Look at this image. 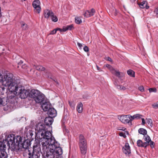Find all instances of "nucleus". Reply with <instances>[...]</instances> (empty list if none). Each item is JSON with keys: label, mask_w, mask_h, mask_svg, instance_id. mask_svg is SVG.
Listing matches in <instances>:
<instances>
[{"label": "nucleus", "mask_w": 158, "mask_h": 158, "mask_svg": "<svg viewBox=\"0 0 158 158\" xmlns=\"http://www.w3.org/2000/svg\"><path fill=\"white\" fill-rule=\"evenodd\" d=\"M135 0H130V1L132 2H134Z\"/></svg>", "instance_id": "obj_55"}, {"label": "nucleus", "mask_w": 158, "mask_h": 158, "mask_svg": "<svg viewBox=\"0 0 158 158\" xmlns=\"http://www.w3.org/2000/svg\"><path fill=\"white\" fill-rule=\"evenodd\" d=\"M23 63V61L21 60L18 63V64L19 65H21Z\"/></svg>", "instance_id": "obj_53"}, {"label": "nucleus", "mask_w": 158, "mask_h": 158, "mask_svg": "<svg viewBox=\"0 0 158 158\" xmlns=\"http://www.w3.org/2000/svg\"><path fill=\"white\" fill-rule=\"evenodd\" d=\"M36 69L39 71H44L45 69L44 67L41 65H38L35 67Z\"/></svg>", "instance_id": "obj_34"}, {"label": "nucleus", "mask_w": 158, "mask_h": 158, "mask_svg": "<svg viewBox=\"0 0 158 158\" xmlns=\"http://www.w3.org/2000/svg\"><path fill=\"white\" fill-rule=\"evenodd\" d=\"M83 98L85 99V98H86L84 96H83Z\"/></svg>", "instance_id": "obj_57"}, {"label": "nucleus", "mask_w": 158, "mask_h": 158, "mask_svg": "<svg viewBox=\"0 0 158 158\" xmlns=\"http://www.w3.org/2000/svg\"><path fill=\"white\" fill-rule=\"evenodd\" d=\"M118 119L123 123L129 124L128 115H122L118 116Z\"/></svg>", "instance_id": "obj_14"}, {"label": "nucleus", "mask_w": 158, "mask_h": 158, "mask_svg": "<svg viewBox=\"0 0 158 158\" xmlns=\"http://www.w3.org/2000/svg\"><path fill=\"white\" fill-rule=\"evenodd\" d=\"M117 88L120 90H125L126 89V88L125 87L120 85H119Z\"/></svg>", "instance_id": "obj_41"}, {"label": "nucleus", "mask_w": 158, "mask_h": 158, "mask_svg": "<svg viewBox=\"0 0 158 158\" xmlns=\"http://www.w3.org/2000/svg\"><path fill=\"white\" fill-rule=\"evenodd\" d=\"M142 124L144 125L145 124V119L144 118H142Z\"/></svg>", "instance_id": "obj_49"}, {"label": "nucleus", "mask_w": 158, "mask_h": 158, "mask_svg": "<svg viewBox=\"0 0 158 158\" xmlns=\"http://www.w3.org/2000/svg\"><path fill=\"white\" fill-rule=\"evenodd\" d=\"M83 49L85 52H88L89 51V48L86 46H84Z\"/></svg>", "instance_id": "obj_43"}, {"label": "nucleus", "mask_w": 158, "mask_h": 158, "mask_svg": "<svg viewBox=\"0 0 158 158\" xmlns=\"http://www.w3.org/2000/svg\"><path fill=\"white\" fill-rule=\"evenodd\" d=\"M40 5V2L39 0H35L32 3L34 11L38 14L40 12L41 9Z\"/></svg>", "instance_id": "obj_12"}, {"label": "nucleus", "mask_w": 158, "mask_h": 158, "mask_svg": "<svg viewBox=\"0 0 158 158\" xmlns=\"http://www.w3.org/2000/svg\"><path fill=\"white\" fill-rule=\"evenodd\" d=\"M95 13V10L93 8H92L90 10L86 11L84 15L85 17L87 18L93 16Z\"/></svg>", "instance_id": "obj_15"}, {"label": "nucleus", "mask_w": 158, "mask_h": 158, "mask_svg": "<svg viewBox=\"0 0 158 158\" xmlns=\"http://www.w3.org/2000/svg\"><path fill=\"white\" fill-rule=\"evenodd\" d=\"M114 85L117 86V87L118 86V81L117 80L115 81L114 83Z\"/></svg>", "instance_id": "obj_47"}, {"label": "nucleus", "mask_w": 158, "mask_h": 158, "mask_svg": "<svg viewBox=\"0 0 158 158\" xmlns=\"http://www.w3.org/2000/svg\"><path fill=\"white\" fill-rule=\"evenodd\" d=\"M81 17H76L75 18V22L77 24H80L82 22Z\"/></svg>", "instance_id": "obj_28"}, {"label": "nucleus", "mask_w": 158, "mask_h": 158, "mask_svg": "<svg viewBox=\"0 0 158 158\" xmlns=\"http://www.w3.org/2000/svg\"><path fill=\"white\" fill-rule=\"evenodd\" d=\"M10 94L8 95V105L7 107H4L3 109L4 110H7L17 104V101L18 99L16 96V93H15L13 92H10Z\"/></svg>", "instance_id": "obj_7"}, {"label": "nucleus", "mask_w": 158, "mask_h": 158, "mask_svg": "<svg viewBox=\"0 0 158 158\" xmlns=\"http://www.w3.org/2000/svg\"><path fill=\"white\" fill-rule=\"evenodd\" d=\"M51 19L52 21L56 22L57 21L58 19L56 16L54 15V14L53 13V15L51 16Z\"/></svg>", "instance_id": "obj_32"}, {"label": "nucleus", "mask_w": 158, "mask_h": 158, "mask_svg": "<svg viewBox=\"0 0 158 158\" xmlns=\"http://www.w3.org/2000/svg\"><path fill=\"white\" fill-rule=\"evenodd\" d=\"M57 31H60L61 32H65L64 31V27H63L62 29H61L60 28H56Z\"/></svg>", "instance_id": "obj_39"}, {"label": "nucleus", "mask_w": 158, "mask_h": 158, "mask_svg": "<svg viewBox=\"0 0 158 158\" xmlns=\"http://www.w3.org/2000/svg\"><path fill=\"white\" fill-rule=\"evenodd\" d=\"M57 31V30L56 29H55L51 31L50 34V35H54L56 34Z\"/></svg>", "instance_id": "obj_40"}, {"label": "nucleus", "mask_w": 158, "mask_h": 158, "mask_svg": "<svg viewBox=\"0 0 158 158\" xmlns=\"http://www.w3.org/2000/svg\"><path fill=\"white\" fill-rule=\"evenodd\" d=\"M154 13L156 14L158 17V7L155 9L154 11Z\"/></svg>", "instance_id": "obj_45"}, {"label": "nucleus", "mask_w": 158, "mask_h": 158, "mask_svg": "<svg viewBox=\"0 0 158 158\" xmlns=\"http://www.w3.org/2000/svg\"><path fill=\"white\" fill-rule=\"evenodd\" d=\"M106 67L108 68L110 70L111 73L116 77L120 78L123 76V73L119 72L118 70H116L112 66L109 64H107L106 65Z\"/></svg>", "instance_id": "obj_11"}, {"label": "nucleus", "mask_w": 158, "mask_h": 158, "mask_svg": "<svg viewBox=\"0 0 158 158\" xmlns=\"http://www.w3.org/2000/svg\"><path fill=\"white\" fill-rule=\"evenodd\" d=\"M69 104L70 105V106H71V103L70 102H69Z\"/></svg>", "instance_id": "obj_56"}, {"label": "nucleus", "mask_w": 158, "mask_h": 158, "mask_svg": "<svg viewBox=\"0 0 158 158\" xmlns=\"http://www.w3.org/2000/svg\"><path fill=\"white\" fill-rule=\"evenodd\" d=\"M139 89L141 92H143L144 90V88L143 86H141L139 87Z\"/></svg>", "instance_id": "obj_44"}, {"label": "nucleus", "mask_w": 158, "mask_h": 158, "mask_svg": "<svg viewBox=\"0 0 158 158\" xmlns=\"http://www.w3.org/2000/svg\"><path fill=\"white\" fill-rule=\"evenodd\" d=\"M77 109L79 113H81L82 112L83 110V104L81 102L79 103L77 107Z\"/></svg>", "instance_id": "obj_24"}, {"label": "nucleus", "mask_w": 158, "mask_h": 158, "mask_svg": "<svg viewBox=\"0 0 158 158\" xmlns=\"http://www.w3.org/2000/svg\"><path fill=\"white\" fill-rule=\"evenodd\" d=\"M53 12L52 10L48 9H45L44 10V17L48 19L49 17H51L53 15Z\"/></svg>", "instance_id": "obj_18"}, {"label": "nucleus", "mask_w": 158, "mask_h": 158, "mask_svg": "<svg viewBox=\"0 0 158 158\" xmlns=\"http://www.w3.org/2000/svg\"><path fill=\"white\" fill-rule=\"evenodd\" d=\"M20 82V80L15 78L13 74L7 71L5 72L2 84L3 86L8 87L9 92L15 90V88Z\"/></svg>", "instance_id": "obj_4"}, {"label": "nucleus", "mask_w": 158, "mask_h": 158, "mask_svg": "<svg viewBox=\"0 0 158 158\" xmlns=\"http://www.w3.org/2000/svg\"><path fill=\"white\" fill-rule=\"evenodd\" d=\"M143 139L145 141V142H147L148 143L147 146L149 145V142L151 141V139L148 135H146L143 136Z\"/></svg>", "instance_id": "obj_25"}, {"label": "nucleus", "mask_w": 158, "mask_h": 158, "mask_svg": "<svg viewBox=\"0 0 158 158\" xmlns=\"http://www.w3.org/2000/svg\"><path fill=\"white\" fill-rule=\"evenodd\" d=\"M64 31H66L69 30H71L73 28V24H71L67 26L66 27H64Z\"/></svg>", "instance_id": "obj_31"}, {"label": "nucleus", "mask_w": 158, "mask_h": 158, "mask_svg": "<svg viewBox=\"0 0 158 158\" xmlns=\"http://www.w3.org/2000/svg\"><path fill=\"white\" fill-rule=\"evenodd\" d=\"M8 101L7 98L4 97L2 98L0 97V105L3 106H5L6 105L5 107H7Z\"/></svg>", "instance_id": "obj_19"}, {"label": "nucleus", "mask_w": 158, "mask_h": 158, "mask_svg": "<svg viewBox=\"0 0 158 158\" xmlns=\"http://www.w3.org/2000/svg\"><path fill=\"white\" fill-rule=\"evenodd\" d=\"M33 131L31 130H30L27 134V140H31L34 139L33 137Z\"/></svg>", "instance_id": "obj_23"}, {"label": "nucleus", "mask_w": 158, "mask_h": 158, "mask_svg": "<svg viewBox=\"0 0 158 158\" xmlns=\"http://www.w3.org/2000/svg\"><path fill=\"white\" fill-rule=\"evenodd\" d=\"M15 88V90L11 92L16 93V94H18L21 98H25L29 96V92L24 89V87L22 85L20 82Z\"/></svg>", "instance_id": "obj_6"}, {"label": "nucleus", "mask_w": 158, "mask_h": 158, "mask_svg": "<svg viewBox=\"0 0 158 158\" xmlns=\"http://www.w3.org/2000/svg\"><path fill=\"white\" fill-rule=\"evenodd\" d=\"M21 1L23 2V1H25L26 0H21Z\"/></svg>", "instance_id": "obj_58"}, {"label": "nucleus", "mask_w": 158, "mask_h": 158, "mask_svg": "<svg viewBox=\"0 0 158 158\" xmlns=\"http://www.w3.org/2000/svg\"><path fill=\"white\" fill-rule=\"evenodd\" d=\"M78 145L81 154L85 156L87 151V141L82 135H80L79 136Z\"/></svg>", "instance_id": "obj_10"}, {"label": "nucleus", "mask_w": 158, "mask_h": 158, "mask_svg": "<svg viewBox=\"0 0 158 158\" xmlns=\"http://www.w3.org/2000/svg\"><path fill=\"white\" fill-rule=\"evenodd\" d=\"M148 143L147 142H143L140 139H139L137 142V144L139 147H142L146 148L147 147Z\"/></svg>", "instance_id": "obj_21"}, {"label": "nucleus", "mask_w": 158, "mask_h": 158, "mask_svg": "<svg viewBox=\"0 0 158 158\" xmlns=\"http://www.w3.org/2000/svg\"><path fill=\"white\" fill-rule=\"evenodd\" d=\"M20 24H21V27L23 30H26L27 29L28 27L27 24L22 21L20 22Z\"/></svg>", "instance_id": "obj_29"}, {"label": "nucleus", "mask_w": 158, "mask_h": 158, "mask_svg": "<svg viewBox=\"0 0 158 158\" xmlns=\"http://www.w3.org/2000/svg\"><path fill=\"white\" fill-rule=\"evenodd\" d=\"M129 120V125H132V121L134 119H135V115L132 116L130 114L128 115Z\"/></svg>", "instance_id": "obj_30"}, {"label": "nucleus", "mask_w": 158, "mask_h": 158, "mask_svg": "<svg viewBox=\"0 0 158 158\" xmlns=\"http://www.w3.org/2000/svg\"><path fill=\"white\" fill-rule=\"evenodd\" d=\"M41 153L40 145L39 142L35 143L33 146L32 153L29 152V158H40Z\"/></svg>", "instance_id": "obj_9"}, {"label": "nucleus", "mask_w": 158, "mask_h": 158, "mask_svg": "<svg viewBox=\"0 0 158 158\" xmlns=\"http://www.w3.org/2000/svg\"><path fill=\"white\" fill-rule=\"evenodd\" d=\"M127 74L130 77H135V72L131 69H129L127 71Z\"/></svg>", "instance_id": "obj_27"}, {"label": "nucleus", "mask_w": 158, "mask_h": 158, "mask_svg": "<svg viewBox=\"0 0 158 158\" xmlns=\"http://www.w3.org/2000/svg\"><path fill=\"white\" fill-rule=\"evenodd\" d=\"M147 2L146 1H143L141 3L138 2V4L141 8H146L147 9H148L149 8V6L147 5Z\"/></svg>", "instance_id": "obj_22"}, {"label": "nucleus", "mask_w": 158, "mask_h": 158, "mask_svg": "<svg viewBox=\"0 0 158 158\" xmlns=\"http://www.w3.org/2000/svg\"><path fill=\"white\" fill-rule=\"evenodd\" d=\"M13 135V139L11 141V150L18 152L23 150L22 149H27L30 145V141L29 140H25L22 143V138L19 135L15 136L13 134L9 135L8 136Z\"/></svg>", "instance_id": "obj_3"}, {"label": "nucleus", "mask_w": 158, "mask_h": 158, "mask_svg": "<svg viewBox=\"0 0 158 158\" xmlns=\"http://www.w3.org/2000/svg\"><path fill=\"white\" fill-rule=\"evenodd\" d=\"M53 122V119L52 117L49 116V117H47L45 118L44 119V124L48 129V128H50V127L51 128H52L51 125Z\"/></svg>", "instance_id": "obj_13"}, {"label": "nucleus", "mask_w": 158, "mask_h": 158, "mask_svg": "<svg viewBox=\"0 0 158 158\" xmlns=\"http://www.w3.org/2000/svg\"><path fill=\"white\" fill-rule=\"evenodd\" d=\"M152 107L154 109L158 108V102H155L152 105Z\"/></svg>", "instance_id": "obj_35"}, {"label": "nucleus", "mask_w": 158, "mask_h": 158, "mask_svg": "<svg viewBox=\"0 0 158 158\" xmlns=\"http://www.w3.org/2000/svg\"><path fill=\"white\" fill-rule=\"evenodd\" d=\"M48 130L45 125L42 123H38L35 128L36 136L40 139L39 142H41L42 147L44 143L46 146L56 142L52 133Z\"/></svg>", "instance_id": "obj_1"}, {"label": "nucleus", "mask_w": 158, "mask_h": 158, "mask_svg": "<svg viewBox=\"0 0 158 158\" xmlns=\"http://www.w3.org/2000/svg\"><path fill=\"white\" fill-rule=\"evenodd\" d=\"M123 152L125 154L128 155L131 153L130 148L128 143H126L124 147L123 148Z\"/></svg>", "instance_id": "obj_16"}, {"label": "nucleus", "mask_w": 158, "mask_h": 158, "mask_svg": "<svg viewBox=\"0 0 158 158\" xmlns=\"http://www.w3.org/2000/svg\"><path fill=\"white\" fill-rule=\"evenodd\" d=\"M146 120L147 121V123L151 127H152L153 126L152 121V119L150 118H146Z\"/></svg>", "instance_id": "obj_33"}, {"label": "nucleus", "mask_w": 158, "mask_h": 158, "mask_svg": "<svg viewBox=\"0 0 158 158\" xmlns=\"http://www.w3.org/2000/svg\"><path fill=\"white\" fill-rule=\"evenodd\" d=\"M149 90L150 93L152 92H156L157 91V89L155 88H150L149 89Z\"/></svg>", "instance_id": "obj_36"}, {"label": "nucleus", "mask_w": 158, "mask_h": 158, "mask_svg": "<svg viewBox=\"0 0 158 158\" xmlns=\"http://www.w3.org/2000/svg\"><path fill=\"white\" fill-rule=\"evenodd\" d=\"M138 132L139 134L143 135L144 136L146 135L147 133L146 130L143 128H139L138 130Z\"/></svg>", "instance_id": "obj_26"}, {"label": "nucleus", "mask_w": 158, "mask_h": 158, "mask_svg": "<svg viewBox=\"0 0 158 158\" xmlns=\"http://www.w3.org/2000/svg\"><path fill=\"white\" fill-rule=\"evenodd\" d=\"M119 135L123 137L124 138H125L126 137V135L125 133L123 132H121L119 133Z\"/></svg>", "instance_id": "obj_42"}, {"label": "nucleus", "mask_w": 158, "mask_h": 158, "mask_svg": "<svg viewBox=\"0 0 158 158\" xmlns=\"http://www.w3.org/2000/svg\"><path fill=\"white\" fill-rule=\"evenodd\" d=\"M44 145V143L42 147L43 158H63L61 156L62 150L57 141L48 145Z\"/></svg>", "instance_id": "obj_2"}, {"label": "nucleus", "mask_w": 158, "mask_h": 158, "mask_svg": "<svg viewBox=\"0 0 158 158\" xmlns=\"http://www.w3.org/2000/svg\"><path fill=\"white\" fill-rule=\"evenodd\" d=\"M6 135L2 141H0V158H7L8 155L6 151L7 147L11 148V141L13 139V135Z\"/></svg>", "instance_id": "obj_5"}, {"label": "nucleus", "mask_w": 158, "mask_h": 158, "mask_svg": "<svg viewBox=\"0 0 158 158\" xmlns=\"http://www.w3.org/2000/svg\"><path fill=\"white\" fill-rule=\"evenodd\" d=\"M29 96L34 99L35 102L38 103L41 102L44 99V96L41 94L39 91L37 89L31 90L29 92Z\"/></svg>", "instance_id": "obj_8"}, {"label": "nucleus", "mask_w": 158, "mask_h": 158, "mask_svg": "<svg viewBox=\"0 0 158 158\" xmlns=\"http://www.w3.org/2000/svg\"><path fill=\"white\" fill-rule=\"evenodd\" d=\"M50 106V104L49 102H45L42 104L41 107L43 110L44 111H46L48 110L49 108H51Z\"/></svg>", "instance_id": "obj_20"}, {"label": "nucleus", "mask_w": 158, "mask_h": 158, "mask_svg": "<svg viewBox=\"0 0 158 158\" xmlns=\"http://www.w3.org/2000/svg\"><path fill=\"white\" fill-rule=\"evenodd\" d=\"M96 67L97 68V69L98 70H99L100 71H102L101 68H100L99 67L98 65H96Z\"/></svg>", "instance_id": "obj_52"}, {"label": "nucleus", "mask_w": 158, "mask_h": 158, "mask_svg": "<svg viewBox=\"0 0 158 158\" xmlns=\"http://www.w3.org/2000/svg\"><path fill=\"white\" fill-rule=\"evenodd\" d=\"M135 117V118L136 119H138L141 118L142 115L139 114H134Z\"/></svg>", "instance_id": "obj_38"}, {"label": "nucleus", "mask_w": 158, "mask_h": 158, "mask_svg": "<svg viewBox=\"0 0 158 158\" xmlns=\"http://www.w3.org/2000/svg\"><path fill=\"white\" fill-rule=\"evenodd\" d=\"M1 7H0V18L2 16V14L1 13Z\"/></svg>", "instance_id": "obj_54"}, {"label": "nucleus", "mask_w": 158, "mask_h": 158, "mask_svg": "<svg viewBox=\"0 0 158 158\" xmlns=\"http://www.w3.org/2000/svg\"><path fill=\"white\" fill-rule=\"evenodd\" d=\"M149 145H150L152 148H153L154 147L155 143L151 140V141H150V142H149Z\"/></svg>", "instance_id": "obj_37"}, {"label": "nucleus", "mask_w": 158, "mask_h": 158, "mask_svg": "<svg viewBox=\"0 0 158 158\" xmlns=\"http://www.w3.org/2000/svg\"><path fill=\"white\" fill-rule=\"evenodd\" d=\"M3 80V78L2 75L0 73V82H2Z\"/></svg>", "instance_id": "obj_46"}, {"label": "nucleus", "mask_w": 158, "mask_h": 158, "mask_svg": "<svg viewBox=\"0 0 158 158\" xmlns=\"http://www.w3.org/2000/svg\"><path fill=\"white\" fill-rule=\"evenodd\" d=\"M27 67V65L25 64H23L22 66V68L23 69H25Z\"/></svg>", "instance_id": "obj_51"}, {"label": "nucleus", "mask_w": 158, "mask_h": 158, "mask_svg": "<svg viewBox=\"0 0 158 158\" xmlns=\"http://www.w3.org/2000/svg\"><path fill=\"white\" fill-rule=\"evenodd\" d=\"M77 45H78L79 47L80 48H81L82 46V44H81L79 43H77Z\"/></svg>", "instance_id": "obj_50"}, {"label": "nucleus", "mask_w": 158, "mask_h": 158, "mask_svg": "<svg viewBox=\"0 0 158 158\" xmlns=\"http://www.w3.org/2000/svg\"><path fill=\"white\" fill-rule=\"evenodd\" d=\"M48 114L49 115V116L54 117L56 115V111L54 108H50L48 111Z\"/></svg>", "instance_id": "obj_17"}, {"label": "nucleus", "mask_w": 158, "mask_h": 158, "mask_svg": "<svg viewBox=\"0 0 158 158\" xmlns=\"http://www.w3.org/2000/svg\"><path fill=\"white\" fill-rule=\"evenodd\" d=\"M105 59L106 60L109 61H110V62L112 61V60L111 59V58H110V57H106Z\"/></svg>", "instance_id": "obj_48"}]
</instances>
